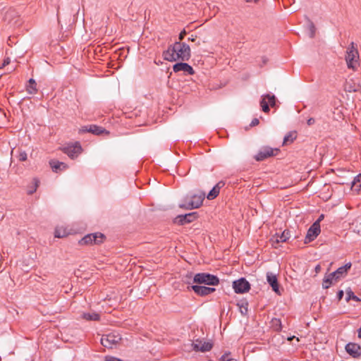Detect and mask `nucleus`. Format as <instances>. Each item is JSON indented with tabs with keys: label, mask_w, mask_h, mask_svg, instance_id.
Listing matches in <instances>:
<instances>
[{
	"label": "nucleus",
	"mask_w": 361,
	"mask_h": 361,
	"mask_svg": "<svg viewBox=\"0 0 361 361\" xmlns=\"http://www.w3.org/2000/svg\"><path fill=\"white\" fill-rule=\"evenodd\" d=\"M194 292L200 296H205L215 291L214 288L194 285L191 286Z\"/></svg>",
	"instance_id": "nucleus-19"
},
{
	"label": "nucleus",
	"mask_w": 361,
	"mask_h": 361,
	"mask_svg": "<svg viewBox=\"0 0 361 361\" xmlns=\"http://www.w3.org/2000/svg\"><path fill=\"white\" fill-rule=\"evenodd\" d=\"M276 104V98L274 94H266L262 96L260 100V106L262 108V111L264 113H269L270 111L269 106L271 107H274Z\"/></svg>",
	"instance_id": "nucleus-7"
},
{
	"label": "nucleus",
	"mask_w": 361,
	"mask_h": 361,
	"mask_svg": "<svg viewBox=\"0 0 361 361\" xmlns=\"http://www.w3.org/2000/svg\"><path fill=\"white\" fill-rule=\"evenodd\" d=\"M200 44H201L200 41H198V42H197V46H200Z\"/></svg>",
	"instance_id": "nucleus-48"
},
{
	"label": "nucleus",
	"mask_w": 361,
	"mask_h": 361,
	"mask_svg": "<svg viewBox=\"0 0 361 361\" xmlns=\"http://www.w3.org/2000/svg\"><path fill=\"white\" fill-rule=\"evenodd\" d=\"M15 70V68H8V73H11Z\"/></svg>",
	"instance_id": "nucleus-46"
},
{
	"label": "nucleus",
	"mask_w": 361,
	"mask_h": 361,
	"mask_svg": "<svg viewBox=\"0 0 361 361\" xmlns=\"http://www.w3.org/2000/svg\"><path fill=\"white\" fill-rule=\"evenodd\" d=\"M296 139V135L295 132L288 133L283 138V145H286L288 142L291 143Z\"/></svg>",
	"instance_id": "nucleus-30"
},
{
	"label": "nucleus",
	"mask_w": 361,
	"mask_h": 361,
	"mask_svg": "<svg viewBox=\"0 0 361 361\" xmlns=\"http://www.w3.org/2000/svg\"><path fill=\"white\" fill-rule=\"evenodd\" d=\"M196 36L191 35V37L188 38V41L195 42L196 40Z\"/></svg>",
	"instance_id": "nucleus-43"
},
{
	"label": "nucleus",
	"mask_w": 361,
	"mask_h": 361,
	"mask_svg": "<svg viewBox=\"0 0 361 361\" xmlns=\"http://www.w3.org/2000/svg\"><path fill=\"white\" fill-rule=\"evenodd\" d=\"M267 281L269 283V284L272 288V290L278 294H280L279 292V285L278 283V279L276 277V275L272 272H267Z\"/></svg>",
	"instance_id": "nucleus-18"
},
{
	"label": "nucleus",
	"mask_w": 361,
	"mask_h": 361,
	"mask_svg": "<svg viewBox=\"0 0 361 361\" xmlns=\"http://www.w3.org/2000/svg\"><path fill=\"white\" fill-rule=\"evenodd\" d=\"M205 198L204 192L188 194L184 197L183 202L179 204V207L185 209H193L199 208Z\"/></svg>",
	"instance_id": "nucleus-2"
},
{
	"label": "nucleus",
	"mask_w": 361,
	"mask_h": 361,
	"mask_svg": "<svg viewBox=\"0 0 361 361\" xmlns=\"http://www.w3.org/2000/svg\"><path fill=\"white\" fill-rule=\"evenodd\" d=\"M315 122V120L314 118H310L307 121V123L308 126H312L314 123Z\"/></svg>",
	"instance_id": "nucleus-40"
},
{
	"label": "nucleus",
	"mask_w": 361,
	"mask_h": 361,
	"mask_svg": "<svg viewBox=\"0 0 361 361\" xmlns=\"http://www.w3.org/2000/svg\"><path fill=\"white\" fill-rule=\"evenodd\" d=\"M26 90L30 94H35L37 92V83L34 79L30 78L29 80Z\"/></svg>",
	"instance_id": "nucleus-24"
},
{
	"label": "nucleus",
	"mask_w": 361,
	"mask_h": 361,
	"mask_svg": "<svg viewBox=\"0 0 361 361\" xmlns=\"http://www.w3.org/2000/svg\"><path fill=\"white\" fill-rule=\"evenodd\" d=\"M320 232V224H319L318 222H314L307 232L305 243H309L313 241L319 235Z\"/></svg>",
	"instance_id": "nucleus-10"
},
{
	"label": "nucleus",
	"mask_w": 361,
	"mask_h": 361,
	"mask_svg": "<svg viewBox=\"0 0 361 361\" xmlns=\"http://www.w3.org/2000/svg\"><path fill=\"white\" fill-rule=\"evenodd\" d=\"M121 341V336L118 333L112 332L102 336L101 344L107 348H113Z\"/></svg>",
	"instance_id": "nucleus-5"
},
{
	"label": "nucleus",
	"mask_w": 361,
	"mask_h": 361,
	"mask_svg": "<svg viewBox=\"0 0 361 361\" xmlns=\"http://www.w3.org/2000/svg\"><path fill=\"white\" fill-rule=\"evenodd\" d=\"M62 151L71 159H74L82 152V147L79 142H75L73 145L64 147Z\"/></svg>",
	"instance_id": "nucleus-12"
},
{
	"label": "nucleus",
	"mask_w": 361,
	"mask_h": 361,
	"mask_svg": "<svg viewBox=\"0 0 361 361\" xmlns=\"http://www.w3.org/2000/svg\"><path fill=\"white\" fill-rule=\"evenodd\" d=\"M190 56L189 45L180 42H176L163 52L164 59L168 61H188Z\"/></svg>",
	"instance_id": "nucleus-1"
},
{
	"label": "nucleus",
	"mask_w": 361,
	"mask_h": 361,
	"mask_svg": "<svg viewBox=\"0 0 361 361\" xmlns=\"http://www.w3.org/2000/svg\"><path fill=\"white\" fill-rule=\"evenodd\" d=\"M197 218V212H191L184 215H178L175 219V223H177L180 225H184L188 223L192 222Z\"/></svg>",
	"instance_id": "nucleus-14"
},
{
	"label": "nucleus",
	"mask_w": 361,
	"mask_h": 361,
	"mask_svg": "<svg viewBox=\"0 0 361 361\" xmlns=\"http://www.w3.org/2000/svg\"><path fill=\"white\" fill-rule=\"evenodd\" d=\"M104 360L105 361H122L121 359L113 356H106Z\"/></svg>",
	"instance_id": "nucleus-35"
},
{
	"label": "nucleus",
	"mask_w": 361,
	"mask_h": 361,
	"mask_svg": "<svg viewBox=\"0 0 361 361\" xmlns=\"http://www.w3.org/2000/svg\"><path fill=\"white\" fill-rule=\"evenodd\" d=\"M320 266L319 265H317L316 267H315V271L317 273H318L319 271H320Z\"/></svg>",
	"instance_id": "nucleus-45"
},
{
	"label": "nucleus",
	"mask_w": 361,
	"mask_h": 361,
	"mask_svg": "<svg viewBox=\"0 0 361 361\" xmlns=\"http://www.w3.org/2000/svg\"><path fill=\"white\" fill-rule=\"evenodd\" d=\"M233 288L236 293H245L250 290V284L245 278H240L233 282Z\"/></svg>",
	"instance_id": "nucleus-9"
},
{
	"label": "nucleus",
	"mask_w": 361,
	"mask_h": 361,
	"mask_svg": "<svg viewBox=\"0 0 361 361\" xmlns=\"http://www.w3.org/2000/svg\"><path fill=\"white\" fill-rule=\"evenodd\" d=\"M351 263L348 262L345 264L344 266H342L338 268L335 271L331 273V276L335 277V281L339 280L341 278L344 277L347 274L348 270L351 268Z\"/></svg>",
	"instance_id": "nucleus-16"
},
{
	"label": "nucleus",
	"mask_w": 361,
	"mask_h": 361,
	"mask_svg": "<svg viewBox=\"0 0 361 361\" xmlns=\"http://www.w3.org/2000/svg\"><path fill=\"white\" fill-rule=\"evenodd\" d=\"M229 353H224L221 357V361H237L235 359L229 358Z\"/></svg>",
	"instance_id": "nucleus-33"
},
{
	"label": "nucleus",
	"mask_w": 361,
	"mask_h": 361,
	"mask_svg": "<svg viewBox=\"0 0 361 361\" xmlns=\"http://www.w3.org/2000/svg\"><path fill=\"white\" fill-rule=\"evenodd\" d=\"M345 59L348 68L349 69L356 71L357 67L360 66V56L357 44L353 42H352L348 47Z\"/></svg>",
	"instance_id": "nucleus-3"
},
{
	"label": "nucleus",
	"mask_w": 361,
	"mask_h": 361,
	"mask_svg": "<svg viewBox=\"0 0 361 361\" xmlns=\"http://www.w3.org/2000/svg\"><path fill=\"white\" fill-rule=\"evenodd\" d=\"M354 185H356L357 187L361 188V174L357 176L353 182Z\"/></svg>",
	"instance_id": "nucleus-34"
},
{
	"label": "nucleus",
	"mask_w": 361,
	"mask_h": 361,
	"mask_svg": "<svg viewBox=\"0 0 361 361\" xmlns=\"http://www.w3.org/2000/svg\"><path fill=\"white\" fill-rule=\"evenodd\" d=\"M343 291L342 290H339L338 293H337V298L338 299V300H341L343 296Z\"/></svg>",
	"instance_id": "nucleus-39"
},
{
	"label": "nucleus",
	"mask_w": 361,
	"mask_h": 361,
	"mask_svg": "<svg viewBox=\"0 0 361 361\" xmlns=\"http://www.w3.org/2000/svg\"><path fill=\"white\" fill-rule=\"evenodd\" d=\"M193 283L216 286L219 283V279L217 276L208 273H198L194 276Z\"/></svg>",
	"instance_id": "nucleus-4"
},
{
	"label": "nucleus",
	"mask_w": 361,
	"mask_h": 361,
	"mask_svg": "<svg viewBox=\"0 0 361 361\" xmlns=\"http://www.w3.org/2000/svg\"><path fill=\"white\" fill-rule=\"evenodd\" d=\"M333 281H335V277L333 276H331V274L326 276L323 280L322 286L324 288L326 289L330 287V286L332 284Z\"/></svg>",
	"instance_id": "nucleus-28"
},
{
	"label": "nucleus",
	"mask_w": 361,
	"mask_h": 361,
	"mask_svg": "<svg viewBox=\"0 0 361 361\" xmlns=\"http://www.w3.org/2000/svg\"><path fill=\"white\" fill-rule=\"evenodd\" d=\"M192 346L193 350L195 351L207 352L212 348L213 344L210 342L197 339L193 341Z\"/></svg>",
	"instance_id": "nucleus-13"
},
{
	"label": "nucleus",
	"mask_w": 361,
	"mask_h": 361,
	"mask_svg": "<svg viewBox=\"0 0 361 361\" xmlns=\"http://www.w3.org/2000/svg\"><path fill=\"white\" fill-rule=\"evenodd\" d=\"M346 352L353 357L358 358L361 356V346L355 343H348L345 348Z\"/></svg>",
	"instance_id": "nucleus-15"
},
{
	"label": "nucleus",
	"mask_w": 361,
	"mask_h": 361,
	"mask_svg": "<svg viewBox=\"0 0 361 361\" xmlns=\"http://www.w3.org/2000/svg\"><path fill=\"white\" fill-rule=\"evenodd\" d=\"M207 40H203V41H202V43H207Z\"/></svg>",
	"instance_id": "nucleus-49"
},
{
	"label": "nucleus",
	"mask_w": 361,
	"mask_h": 361,
	"mask_svg": "<svg viewBox=\"0 0 361 361\" xmlns=\"http://www.w3.org/2000/svg\"><path fill=\"white\" fill-rule=\"evenodd\" d=\"M11 63V59L8 57V58H6L4 60V62L1 65V66L0 67V68H2L3 67H5L7 65H8L9 63Z\"/></svg>",
	"instance_id": "nucleus-37"
},
{
	"label": "nucleus",
	"mask_w": 361,
	"mask_h": 361,
	"mask_svg": "<svg viewBox=\"0 0 361 361\" xmlns=\"http://www.w3.org/2000/svg\"><path fill=\"white\" fill-rule=\"evenodd\" d=\"M186 34H187V32H186L185 30V29H184V30H183L180 32V34H179V35H178V40H179L178 42H182V41H183V39H184V37H185V36L186 35Z\"/></svg>",
	"instance_id": "nucleus-36"
},
{
	"label": "nucleus",
	"mask_w": 361,
	"mask_h": 361,
	"mask_svg": "<svg viewBox=\"0 0 361 361\" xmlns=\"http://www.w3.org/2000/svg\"><path fill=\"white\" fill-rule=\"evenodd\" d=\"M259 119L255 118H253L252 121H251L250 126L251 127H254V126H256L259 124Z\"/></svg>",
	"instance_id": "nucleus-38"
},
{
	"label": "nucleus",
	"mask_w": 361,
	"mask_h": 361,
	"mask_svg": "<svg viewBox=\"0 0 361 361\" xmlns=\"http://www.w3.org/2000/svg\"><path fill=\"white\" fill-rule=\"evenodd\" d=\"M279 151L277 148H271L267 146L263 147L255 156V159L257 161H263L269 157L276 155Z\"/></svg>",
	"instance_id": "nucleus-8"
},
{
	"label": "nucleus",
	"mask_w": 361,
	"mask_h": 361,
	"mask_svg": "<svg viewBox=\"0 0 361 361\" xmlns=\"http://www.w3.org/2000/svg\"><path fill=\"white\" fill-rule=\"evenodd\" d=\"M358 337L361 338V326H360V328L358 330Z\"/></svg>",
	"instance_id": "nucleus-47"
},
{
	"label": "nucleus",
	"mask_w": 361,
	"mask_h": 361,
	"mask_svg": "<svg viewBox=\"0 0 361 361\" xmlns=\"http://www.w3.org/2000/svg\"><path fill=\"white\" fill-rule=\"evenodd\" d=\"M324 214H321L318 219L315 222H318L319 224H320V221L324 219Z\"/></svg>",
	"instance_id": "nucleus-41"
},
{
	"label": "nucleus",
	"mask_w": 361,
	"mask_h": 361,
	"mask_svg": "<svg viewBox=\"0 0 361 361\" xmlns=\"http://www.w3.org/2000/svg\"><path fill=\"white\" fill-rule=\"evenodd\" d=\"M346 301L348 302L350 300H353L356 302H360L361 299L356 296L353 290L349 288L346 290Z\"/></svg>",
	"instance_id": "nucleus-29"
},
{
	"label": "nucleus",
	"mask_w": 361,
	"mask_h": 361,
	"mask_svg": "<svg viewBox=\"0 0 361 361\" xmlns=\"http://www.w3.org/2000/svg\"><path fill=\"white\" fill-rule=\"evenodd\" d=\"M18 159L20 161H25L27 159V153L25 151H20L18 155Z\"/></svg>",
	"instance_id": "nucleus-31"
},
{
	"label": "nucleus",
	"mask_w": 361,
	"mask_h": 361,
	"mask_svg": "<svg viewBox=\"0 0 361 361\" xmlns=\"http://www.w3.org/2000/svg\"><path fill=\"white\" fill-rule=\"evenodd\" d=\"M39 180L37 178L32 179V185L28 186L27 194L32 195L39 187Z\"/></svg>",
	"instance_id": "nucleus-27"
},
{
	"label": "nucleus",
	"mask_w": 361,
	"mask_h": 361,
	"mask_svg": "<svg viewBox=\"0 0 361 361\" xmlns=\"http://www.w3.org/2000/svg\"><path fill=\"white\" fill-rule=\"evenodd\" d=\"M185 279H192V274H188L185 276Z\"/></svg>",
	"instance_id": "nucleus-44"
},
{
	"label": "nucleus",
	"mask_w": 361,
	"mask_h": 361,
	"mask_svg": "<svg viewBox=\"0 0 361 361\" xmlns=\"http://www.w3.org/2000/svg\"><path fill=\"white\" fill-rule=\"evenodd\" d=\"M49 164L52 169V171L56 173H57L58 171H60V170H62L63 169L66 168V164H64L63 162L56 161V160H51L49 161Z\"/></svg>",
	"instance_id": "nucleus-22"
},
{
	"label": "nucleus",
	"mask_w": 361,
	"mask_h": 361,
	"mask_svg": "<svg viewBox=\"0 0 361 361\" xmlns=\"http://www.w3.org/2000/svg\"><path fill=\"white\" fill-rule=\"evenodd\" d=\"M82 131L92 133V134L99 135L106 132V130L104 128L96 125H90L89 126L82 127Z\"/></svg>",
	"instance_id": "nucleus-21"
},
{
	"label": "nucleus",
	"mask_w": 361,
	"mask_h": 361,
	"mask_svg": "<svg viewBox=\"0 0 361 361\" xmlns=\"http://www.w3.org/2000/svg\"><path fill=\"white\" fill-rule=\"evenodd\" d=\"M289 238V231H284L281 235H276L273 239H275L276 243L286 242ZM274 241V240H272Z\"/></svg>",
	"instance_id": "nucleus-26"
},
{
	"label": "nucleus",
	"mask_w": 361,
	"mask_h": 361,
	"mask_svg": "<svg viewBox=\"0 0 361 361\" xmlns=\"http://www.w3.org/2000/svg\"><path fill=\"white\" fill-rule=\"evenodd\" d=\"M225 185V183L224 181L218 182L215 186L209 191L207 197L208 200H214L216 198L220 192V190Z\"/></svg>",
	"instance_id": "nucleus-20"
},
{
	"label": "nucleus",
	"mask_w": 361,
	"mask_h": 361,
	"mask_svg": "<svg viewBox=\"0 0 361 361\" xmlns=\"http://www.w3.org/2000/svg\"><path fill=\"white\" fill-rule=\"evenodd\" d=\"M104 234L101 233H90L84 236L80 241L79 244L83 245H92V244H100L103 243L104 240Z\"/></svg>",
	"instance_id": "nucleus-6"
},
{
	"label": "nucleus",
	"mask_w": 361,
	"mask_h": 361,
	"mask_svg": "<svg viewBox=\"0 0 361 361\" xmlns=\"http://www.w3.org/2000/svg\"><path fill=\"white\" fill-rule=\"evenodd\" d=\"M244 1L247 3H255V4H257L259 1V0H244Z\"/></svg>",
	"instance_id": "nucleus-42"
},
{
	"label": "nucleus",
	"mask_w": 361,
	"mask_h": 361,
	"mask_svg": "<svg viewBox=\"0 0 361 361\" xmlns=\"http://www.w3.org/2000/svg\"><path fill=\"white\" fill-rule=\"evenodd\" d=\"M309 28H310V37L311 38H313L315 35L316 28L312 22H310Z\"/></svg>",
	"instance_id": "nucleus-32"
},
{
	"label": "nucleus",
	"mask_w": 361,
	"mask_h": 361,
	"mask_svg": "<svg viewBox=\"0 0 361 361\" xmlns=\"http://www.w3.org/2000/svg\"><path fill=\"white\" fill-rule=\"evenodd\" d=\"M81 317L87 321H99L100 319L99 314L96 312H84Z\"/></svg>",
	"instance_id": "nucleus-23"
},
{
	"label": "nucleus",
	"mask_w": 361,
	"mask_h": 361,
	"mask_svg": "<svg viewBox=\"0 0 361 361\" xmlns=\"http://www.w3.org/2000/svg\"><path fill=\"white\" fill-rule=\"evenodd\" d=\"M68 234V231L66 228L63 226H58L55 229L54 236L56 238H63Z\"/></svg>",
	"instance_id": "nucleus-25"
},
{
	"label": "nucleus",
	"mask_w": 361,
	"mask_h": 361,
	"mask_svg": "<svg viewBox=\"0 0 361 361\" xmlns=\"http://www.w3.org/2000/svg\"><path fill=\"white\" fill-rule=\"evenodd\" d=\"M4 20L8 24L16 25L19 23V15L16 9L9 8L4 15Z\"/></svg>",
	"instance_id": "nucleus-11"
},
{
	"label": "nucleus",
	"mask_w": 361,
	"mask_h": 361,
	"mask_svg": "<svg viewBox=\"0 0 361 361\" xmlns=\"http://www.w3.org/2000/svg\"><path fill=\"white\" fill-rule=\"evenodd\" d=\"M173 70L175 73L183 71L188 75H193L195 71L191 66L186 63H177L173 65Z\"/></svg>",
	"instance_id": "nucleus-17"
}]
</instances>
